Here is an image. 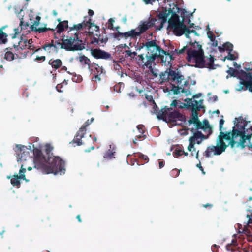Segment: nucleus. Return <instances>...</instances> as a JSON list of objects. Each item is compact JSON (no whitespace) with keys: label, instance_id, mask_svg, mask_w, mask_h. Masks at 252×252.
<instances>
[{"label":"nucleus","instance_id":"obj_1","mask_svg":"<svg viewBox=\"0 0 252 252\" xmlns=\"http://www.w3.org/2000/svg\"><path fill=\"white\" fill-rule=\"evenodd\" d=\"M175 8L173 11H169L167 13L168 17V29L172 30L176 35L184 34L189 39L188 42L192 45L187 52V60L192 65L200 68L207 67L209 69H215L216 65L214 63V59L210 55L204 57V52L202 45L197 42L199 35L194 30H189L186 28L183 24V19H179L176 14Z\"/></svg>","mask_w":252,"mask_h":252},{"label":"nucleus","instance_id":"obj_2","mask_svg":"<svg viewBox=\"0 0 252 252\" xmlns=\"http://www.w3.org/2000/svg\"><path fill=\"white\" fill-rule=\"evenodd\" d=\"M198 98L197 95H194L192 99H186L184 100L186 102V104L180 103L179 107L180 108H183L186 106L191 107L193 109L192 112V118L189 121V125L193 124L194 127L191 128L192 133L193 132H198L201 131V133L203 132H205L207 130L210 131V128L209 125L207 121H204L202 123L199 122L197 113L196 112L197 110H200L203 107V99L199 98L198 100L196 99Z\"/></svg>","mask_w":252,"mask_h":252},{"label":"nucleus","instance_id":"obj_3","mask_svg":"<svg viewBox=\"0 0 252 252\" xmlns=\"http://www.w3.org/2000/svg\"><path fill=\"white\" fill-rule=\"evenodd\" d=\"M170 8L168 10H166L164 12L160 13L159 14L158 20L153 19L148 22H145L140 24L139 27L135 29L132 30L128 32L124 33H122V35L125 37H135L139 35L141 33L145 32L149 27L153 25H155L157 29L160 30L163 27V24L166 22L167 20L168 21V17H167V13L169 11H173L175 8L177 9L174 4H169Z\"/></svg>","mask_w":252,"mask_h":252},{"label":"nucleus","instance_id":"obj_4","mask_svg":"<svg viewBox=\"0 0 252 252\" xmlns=\"http://www.w3.org/2000/svg\"><path fill=\"white\" fill-rule=\"evenodd\" d=\"M17 154V161L21 163V169L19 171L20 176L14 175L11 177H8L10 179L11 183L13 186H19L20 184V181L22 179L28 180L25 178L24 173L26 172V169L23 168L24 165L23 163L24 161H26L29 158L28 156V148L23 145H18L16 146L15 150Z\"/></svg>","mask_w":252,"mask_h":252},{"label":"nucleus","instance_id":"obj_5","mask_svg":"<svg viewBox=\"0 0 252 252\" xmlns=\"http://www.w3.org/2000/svg\"><path fill=\"white\" fill-rule=\"evenodd\" d=\"M143 49L144 52L138 56L145 65L153 63L156 58L160 55L162 50L153 41L147 42Z\"/></svg>","mask_w":252,"mask_h":252},{"label":"nucleus","instance_id":"obj_6","mask_svg":"<svg viewBox=\"0 0 252 252\" xmlns=\"http://www.w3.org/2000/svg\"><path fill=\"white\" fill-rule=\"evenodd\" d=\"M63 166V162L59 157L50 156L43 167V171L46 174L61 175L64 173Z\"/></svg>","mask_w":252,"mask_h":252},{"label":"nucleus","instance_id":"obj_7","mask_svg":"<svg viewBox=\"0 0 252 252\" xmlns=\"http://www.w3.org/2000/svg\"><path fill=\"white\" fill-rule=\"evenodd\" d=\"M206 138L204 134L201 133V131L193 132V135L189 140V144L187 147L188 151L190 152V155L195 156L197 159L198 158L199 150L195 148V144H200Z\"/></svg>","mask_w":252,"mask_h":252},{"label":"nucleus","instance_id":"obj_8","mask_svg":"<svg viewBox=\"0 0 252 252\" xmlns=\"http://www.w3.org/2000/svg\"><path fill=\"white\" fill-rule=\"evenodd\" d=\"M167 80H171L179 84L184 80V78L178 71L169 69L162 72L159 75V81L161 83Z\"/></svg>","mask_w":252,"mask_h":252},{"label":"nucleus","instance_id":"obj_9","mask_svg":"<svg viewBox=\"0 0 252 252\" xmlns=\"http://www.w3.org/2000/svg\"><path fill=\"white\" fill-rule=\"evenodd\" d=\"M62 47L69 51L82 50L85 48L82 40L78 38H75L73 37H70L69 38L63 40Z\"/></svg>","mask_w":252,"mask_h":252},{"label":"nucleus","instance_id":"obj_10","mask_svg":"<svg viewBox=\"0 0 252 252\" xmlns=\"http://www.w3.org/2000/svg\"><path fill=\"white\" fill-rule=\"evenodd\" d=\"M166 121L172 125H181L184 122V117L178 112L175 111L169 114H165Z\"/></svg>","mask_w":252,"mask_h":252},{"label":"nucleus","instance_id":"obj_11","mask_svg":"<svg viewBox=\"0 0 252 252\" xmlns=\"http://www.w3.org/2000/svg\"><path fill=\"white\" fill-rule=\"evenodd\" d=\"M32 43V39L28 40L25 36L21 37L20 38H15L13 41L14 47L22 49L31 48Z\"/></svg>","mask_w":252,"mask_h":252},{"label":"nucleus","instance_id":"obj_12","mask_svg":"<svg viewBox=\"0 0 252 252\" xmlns=\"http://www.w3.org/2000/svg\"><path fill=\"white\" fill-rule=\"evenodd\" d=\"M30 20L31 21L30 24L32 30L40 32H43L44 29L39 26V22L40 20V17L38 16H36L34 17L33 16L30 15Z\"/></svg>","mask_w":252,"mask_h":252},{"label":"nucleus","instance_id":"obj_13","mask_svg":"<svg viewBox=\"0 0 252 252\" xmlns=\"http://www.w3.org/2000/svg\"><path fill=\"white\" fill-rule=\"evenodd\" d=\"M92 55L95 58H106L109 57V54L99 49H94L91 50Z\"/></svg>","mask_w":252,"mask_h":252},{"label":"nucleus","instance_id":"obj_14","mask_svg":"<svg viewBox=\"0 0 252 252\" xmlns=\"http://www.w3.org/2000/svg\"><path fill=\"white\" fill-rule=\"evenodd\" d=\"M159 56H160L161 62L165 65H169L170 64V62L172 58L170 54H167L163 50H162L161 54L160 55H159Z\"/></svg>","mask_w":252,"mask_h":252},{"label":"nucleus","instance_id":"obj_15","mask_svg":"<svg viewBox=\"0 0 252 252\" xmlns=\"http://www.w3.org/2000/svg\"><path fill=\"white\" fill-rule=\"evenodd\" d=\"M92 67L93 69H95V70L94 71L95 74L94 80L95 81H100V78L99 76L103 73L102 68L97 64H94L92 66Z\"/></svg>","mask_w":252,"mask_h":252},{"label":"nucleus","instance_id":"obj_16","mask_svg":"<svg viewBox=\"0 0 252 252\" xmlns=\"http://www.w3.org/2000/svg\"><path fill=\"white\" fill-rule=\"evenodd\" d=\"M92 67L93 69H95V70L94 71L95 74L94 80L95 81H100V78L99 76L103 73L102 68L97 64H94L92 66Z\"/></svg>","mask_w":252,"mask_h":252},{"label":"nucleus","instance_id":"obj_17","mask_svg":"<svg viewBox=\"0 0 252 252\" xmlns=\"http://www.w3.org/2000/svg\"><path fill=\"white\" fill-rule=\"evenodd\" d=\"M92 67L93 69H95V70L94 71L95 74L94 80L95 81H100V78L99 76L103 73L102 68L97 64H94L92 66Z\"/></svg>","mask_w":252,"mask_h":252},{"label":"nucleus","instance_id":"obj_18","mask_svg":"<svg viewBox=\"0 0 252 252\" xmlns=\"http://www.w3.org/2000/svg\"><path fill=\"white\" fill-rule=\"evenodd\" d=\"M58 21L59 22V24L58 25V31L59 32H61L64 30L68 27V21H63L61 22L60 19H58Z\"/></svg>","mask_w":252,"mask_h":252},{"label":"nucleus","instance_id":"obj_19","mask_svg":"<svg viewBox=\"0 0 252 252\" xmlns=\"http://www.w3.org/2000/svg\"><path fill=\"white\" fill-rule=\"evenodd\" d=\"M171 91L174 94H180L181 93H185L186 95H188L189 94V93L187 92V91H185L183 89H182L181 88H180L179 87L174 86L172 87Z\"/></svg>","mask_w":252,"mask_h":252},{"label":"nucleus","instance_id":"obj_20","mask_svg":"<svg viewBox=\"0 0 252 252\" xmlns=\"http://www.w3.org/2000/svg\"><path fill=\"white\" fill-rule=\"evenodd\" d=\"M182 155L187 156L188 155V154L187 152H185L184 150H182L180 148H176L174 152V156L175 158H178L179 156H181Z\"/></svg>","mask_w":252,"mask_h":252},{"label":"nucleus","instance_id":"obj_21","mask_svg":"<svg viewBox=\"0 0 252 252\" xmlns=\"http://www.w3.org/2000/svg\"><path fill=\"white\" fill-rule=\"evenodd\" d=\"M4 28L3 27L0 30V44L5 43L7 40V35L2 31Z\"/></svg>","mask_w":252,"mask_h":252},{"label":"nucleus","instance_id":"obj_22","mask_svg":"<svg viewBox=\"0 0 252 252\" xmlns=\"http://www.w3.org/2000/svg\"><path fill=\"white\" fill-rule=\"evenodd\" d=\"M44 50L45 52L47 53L48 55L55 53L56 51L55 47L51 45H49L45 46Z\"/></svg>","mask_w":252,"mask_h":252},{"label":"nucleus","instance_id":"obj_23","mask_svg":"<svg viewBox=\"0 0 252 252\" xmlns=\"http://www.w3.org/2000/svg\"><path fill=\"white\" fill-rule=\"evenodd\" d=\"M87 26V22L85 23L83 22L81 23L74 25L72 27L79 32L84 27H85Z\"/></svg>","mask_w":252,"mask_h":252},{"label":"nucleus","instance_id":"obj_24","mask_svg":"<svg viewBox=\"0 0 252 252\" xmlns=\"http://www.w3.org/2000/svg\"><path fill=\"white\" fill-rule=\"evenodd\" d=\"M79 32L77 31L76 30H75L74 28H73L72 27L70 28L69 31L68 32V34L70 36V37H71V36L75 35V38H78V35L79 34Z\"/></svg>","mask_w":252,"mask_h":252},{"label":"nucleus","instance_id":"obj_25","mask_svg":"<svg viewBox=\"0 0 252 252\" xmlns=\"http://www.w3.org/2000/svg\"><path fill=\"white\" fill-rule=\"evenodd\" d=\"M51 64L55 68H58L62 65V61L60 59L54 60L51 63Z\"/></svg>","mask_w":252,"mask_h":252},{"label":"nucleus","instance_id":"obj_26","mask_svg":"<svg viewBox=\"0 0 252 252\" xmlns=\"http://www.w3.org/2000/svg\"><path fill=\"white\" fill-rule=\"evenodd\" d=\"M137 131H138L139 134H138L137 132L134 130V131L136 132V134H137V136L139 138L142 137V135L144 132V129H143V126L141 125H138L136 127Z\"/></svg>","mask_w":252,"mask_h":252},{"label":"nucleus","instance_id":"obj_27","mask_svg":"<svg viewBox=\"0 0 252 252\" xmlns=\"http://www.w3.org/2000/svg\"><path fill=\"white\" fill-rule=\"evenodd\" d=\"M79 61L82 63H84L86 64H88L90 62V60L88 58L84 56H81L79 58Z\"/></svg>","mask_w":252,"mask_h":252},{"label":"nucleus","instance_id":"obj_28","mask_svg":"<svg viewBox=\"0 0 252 252\" xmlns=\"http://www.w3.org/2000/svg\"><path fill=\"white\" fill-rule=\"evenodd\" d=\"M115 22V20L113 18L109 19L108 21V27L111 29H114V27L113 26V23ZM117 30L119 29V27H116L115 28Z\"/></svg>","mask_w":252,"mask_h":252},{"label":"nucleus","instance_id":"obj_29","mask_svg":"<svg viewBox=\"0 0 252 252\" xmlns=\"http://www.w3.org/2000/svg\"><path fill=\"white\" fill-rule=\"evenodd\" d=\"M237 57H238L237 55H235L232 54H229L227 56H226L223 58V61L224 62L226 59H229V60H235Z\"/></svg>","mask_w":252,"mask_h":252},{"label":"nucleus","instance_id":"obj_30","mask_svg":"<svg viewBox=\"0 0 252 252\" xmlns=\"http://www.w3.org/2000/svg\"><path fill=\"white\" fill-rule=\"evenodd\" d=\"M233 45L230 43H226L223 45L224 49L227 50L228 51H231L232 50Z\"/></svg>","mask_w":252,"mask_h":252},{"label":"nucleus","instance_id":"obj_31","mask_svg":"<svg viewBox=\"0 0 252 252\" xmlns=\"http://www.w3.org/2000/svg\"><path fill=\"white\" fill-rule=\"evenodd\" d=\"M4 59L7 60H12L13 59V55L11 53L7 52L4 55Z\"/></svg>","mask_w":252,"mask_h":252},{"label":"nucleus","instance_id":"obj_32","mask_svg":"<svg viewBox=\"0 0 252 252\" xmlns=\"http://www.w3.org/2000/svg\"><path fill=\"white\" fill-rule=\"evenodd\" d=\"M87 26L89 27V29H90L91 28L93 29V30L95 31H97L98 30V27L93 23H89V25H87Z\"/></svg>","mask_w":252,"mask_h":252},{"label":"nucleus","instance_id":"obj_33","mask_svg":"<svg viewBox=\"0 0 252 252\" xmlns=\"http://www.w3.org/2000/svg\"><path fill=\"white\" fill-rule=\"evenodd\" d=\"M187 46H184L182 49H176L175 50L176 53H177L178 54H181L184 53L185 50L187 49Z\"/></svg>","mask_w":252,"mask_h":252},{"label":"nucleus","instance_id":"obj_34","mask_svg":"<svg viewBox=\"0 0 252 252\" xmlns=\"http://www.w3.org/2000/svg\"><path fill=\"white\" fill-rule=\"evenodd\" d=\"M206 30H207V35H208V38L211 40H213V37L210 31V28H209V25H208L207 26V28H206Z\"/></svg>","mask_w":252,"mask_h":252},{"label":"nucleus","instance_id":"obj_35","mask_svg":"<svg viewBox=\"0 0 252 252\" xmlns=\"http://www.w3.org/2000/svg\"><path fill=\"white\" fill-rule=\"evenodd\" d=\"M172 107H177L178 106V102L177 100H173L170 104Z\"/></svg>","mask_w":252,"mask_h":252},{"label":"nucleus","instance_id":"obj_36","mask_svg":"<svg viewBox=\"0 0 252 252\" xmlns=\"http://www.w3.org/2000/svg\"><path fill=\"white\" fill-rule=\"evenodd\" d=\"M157 0H143V1L145 2V4H152L153 2L157 1Z\"/></svg>","mask_w":252,"mask_h":252},{"label":"nucleus","instance_id":"obj_37","mask_svg":"<svg viewBox=\"0 0 252 252\" xmlns=\"http://www.w3.org/2000/svg\"><path fill=\"white\" fill-rule=\"evenodd\" d=\"M224 123V121L222 119L220 120V122H219L220 129V130H221V129L222 128Z\"/></svg>","mask_w":252,"mask_h":252},{"label":"nucleus","instance_id":"obj_38","mask_svg":"<svg viewBox=\"0 0 252 252\" xmlns=\"http://www.w3.org/2000/svg\"><path fill=\"white\" fill-rule=\"evenodd\" d=\"M196 166L202 171V172L203 174H205V172L204 171L202 167L201 166L200 163L197 164Z\"/></svg>","mask_w":252,"mask_h":252},{"label":"nucleus","instance_id":"obj_39","mask_svg":"<svg viewBox=\"0 0 252 252\" xmlns=\"http://www.w3.org/2000/svg\"><path fill=\"white\" fill-rule=\"evenodd\" d=\"M23 20V18H21V21H20V26L21 27V29H23V26L26 27V25H24L23 24L24 21Z\"/></svg>","mask_w":252,"mask_h":252},{"label":"nucleus","instance_id":"obj_40","mask_svg":"<svg viewBox=\"0 0 252 252\" xmlns=\"http://www.w3.org/2000/svg\"><path fill=\"white\" fill-rule=\"evenodd\" d=\"M24 13L22 10H20V12L17 14V16H18L20 18L21 17H23V13Z\"/></svg>","mask_w":252,"mask_h":252},{"label":"nucleus","instance_id":"obj_41","mask_svg":"<svg viewBox=\"0 0 252 252\" xmlns=\"http://www.w3.org/2000/svg\"><path fill=\"white\" fill-rule=\"evenodd\" d=\"M151 73L155 76H158V73L156 71H154L152 68H151Z\"/></svg>","mask_w":252,"mask_h":252},{"label":"nucleus","instance_id":"obj_42","mask_svg":"<svg viewBox=\"0 0 252 252\" xmlns=\"http://www.w3.org/2000/svg\"><path fill=\"white\" fill-rule=\"evenodd\" d=\"M45 56H41V57H38L37 56L36 57V59L38 60H45Z\"/></svg>","mask_w":252,"mask_h":252},{"label":"nucleus","instance_id":"obj_43","mask_svg":"<svg viewBox=\"0 0 252 252\" xmlns=\"http://www.w3.org/2000/svg\"><path fill=\"white\" fill-rule=\"evenodd\" d=\"M180 132L181 134H187V131L185 130H182Z\"/></svg>","mask_w":252,"mask_h":252},{"label":"nucleus","instance_id":"obj_44","mask_svg":"<svg viewBox=\"0 0 252 252\" xmlns=\"http://www.w3.org/2000/svg\"><path fill=\"white\" fill-rule=\"evenodd\" d=\"M159 166L160 168H161L162 167H163L164 166L163 162H160L159 163Z\"/></svg>","mask_w":252,"mask_h":252},{"label":"nucleus","instance_id":"obj_45","mask_svg":"<svg viewBox=\"0 0 252 252\" xmlns=\"http://www.w3.org/2000/svg\"><path fill=\"white\" fill-rule=\"evenodd\" d=\"M88 13L90 15H93L94 14V12L91 10H89Z\"/></svg>","mask_w":252,"mask_h":252},{"label":"nucleus","instance_id":"obj_46","mask_svg":"<svg viewBox=\"0 0 252 252\" xmlns=\"http://www.w3.org/2000/svg\"><path fill=\"white\" fill-rule=\"evenodd\" d=\"M85 128H80V130H79V131L78 134H79V133H80V132H83L84 131H85Z\"/></svg>","mask_w":252,"mask_h":252},{"label":"nucleus","instance_id":"obj_47","mask_svg":"<svg viewBox=\"0 0 252 252\" xmlns=\"http://www.w3.org/2000/svg\"><path fill=\"white\" fill-rule=\"evenodd\" d=\"M77 218L78 219V221H79V222H81V221H82V220H81V218H80V215H78V216H77Z\"/></svg>","mask_w":252,"mask_h":252},{"label":"nucleus","instance_id":"obj_48","mask_svg":"<svg viewBox=\"0 0 252 252\" xmlns=\"http://www.w3.org/2000/svg\"><path fill=\"white\" fill-rule=\"evenodd\" d=\"M53 13L54 15H55V16H56L57 15V12L55 10H54L53 11Z\"/></svg>","mask_w":252,"mask_h":252},{"label":"nucleus","instance_id":"obj_49","mask_svg":"<svg viewBox=\"0 0 252 252\" xmlns=\"http://www.w3.org/2000/svg\"><path fill=\"white\" fill-rule=\"evenodd\" d=\"M62 69L63 70H64L65 71H66V70H67V68H66V67L65 66H63Z\"/></svg>","mask_w":252,"mask_h":252},{"label":"nucleus","instance_id":"obj_50","mask_svg":"<svg viewBox=\"0 0 252 252\" xmlns=\"http://www.w3.org/2000/svg\"><path fill=\"white\" fill-rule=\"evenodd\" d=\"M28 170H32V168L29 167L28 168Z\"/></svg>","mask_w":252,"mask_h":252},{"label":"nucleus","instance_id":"obj_51","mask_svg":"<svg viewBox=\"0 0 252 252\" xmlns=\"http://www.w3.org/2000/svg\"><path fill=\"white\" fill-rule=\"evenodd\" d=\"M215 112L218 114L219 113V110H217Z\"/></svg>","mask_w":252,"mask_h":252},{"label":"nucleus","instance_id":"obj_52","mask_svg":"<svg viewBox=\"0 0 252 252\" xmlns=\"http://www.w3.org/2000/svg\"><path fill=\"white\" fill-rule=\"evenodd\" d=\"M249 200H252V197H250V198H249Z\"/></svg>","mask_w":252,"mask_h":252},{"label":"nucleus","instance_id":"obj_53","mask_svg":"<svg viewBox=\"0 0 252 252\" xmlns=\"http://www.w3.org/2000/svg\"><path fill=\"white\" fill-rule=\"evenodd\" d=\"M234 65H236V64H237V63H236V62H234Z\"/></svg>","mask_w":252,"mask_h":252},{"label":"nucleus","instance_id":"obj_54","mask_svg":"<svg viewBox=\"0 0 252 252\" xmlns=\"http://www.w3.org/2000/svg\"><path fill=\"white\" fill-rule=\"evenodd\" d=\"M207 205H208L207 204L205 205H204V207H206V206H207Z\"/></svg>","mask_w":252,"mask_h":252},{"label":"nucleus","instance_id":"obj_55","mask_svg":"<svg viewBox=\"0 0 252 252\" xmlns=\"http://www.w3.org/2000/svg\"><path fill=\"white\" fill-rule=\"evenodd\" d=\"M133 142H134V143H136V141H135V140H133Z\"/></svg>","mask_w":252,"mask_h":252},{"label":"nucleus","instance_id":"obj_56","mask_svg":"<svg viewBox=\"0 0 252 252\" xmlns=\"http://www.w3.org/2000/svg\"><path fill=\"white\" fill-rule=\"evenodd\" d=\"M15 33H17L16 29H15Z\"/></svg>","mask_w":252,"mask_h":252},{"label":"nucleus","instance_id":"obj_57","mask_svg":"<svg viewBox=\"0 0 252 252\" xmlns=\"http://www.w3.org/2000/svg\"><path fill=\"white\" fill-rule=\"evenodd\" d=\"M129 54V56H131V54L130 53H128Z\"/></svg>","mask_w":252,"mask_h":252},{"label":"nucleus","instance_id":"obj_58","mask_svg":"<svg viewBox=\"0 0 252 252\" xmlns=\"http://www.w3.org/2000/svg\"><path fill=\"white\" fill-rule=\"evenodd\" d=\"M228 1H229L230 0H228Z\"/></svg>","mask_w":252,"mask_h":252}]
</instances>
